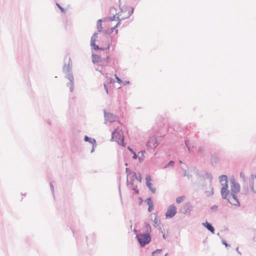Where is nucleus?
<instances>
[{"label":"nucleus","mask_w":256,"mask_h":256,"mask_svg":"<svg viewBox=\"0 0 256 256\" xmlns=\"http://www.w3.org/2000/svg\"><path fill=\"white\" fill-rule=\"evenodd\" d=\"M192 186L193 190L196 192H198L200 190H204V191L206 190V184H205L204 179L200 180H196L194 182H192Z\"/></svg>","instance_id":"nucleus-7"},{"label":"nucleus","mask_w":256,"mask_h":256,"mask_svg":"<svg viewBox=\"0 0 256 256\" xmlns=\"http://www.w3.org/2000/svg\"><path fill=\"white\" fill-rule=\"evenodd\" d=\"M56 6H58V8L60 10V12H62V13L66 12V10H65V9L62 6H61L59 4L56 3Z\"/></svg>","instance_id":"nucleus-35"},{"label":"nucleus","mask_w":256,"mask_h":256,"mask_svg":"<svg viewBox=\"0 0 256 256\" xmlns=\"http://www.w3.org/2000/svg\"><path fill=\"white\" fill-rule=\"evenodd\" d=\"M184 196H178L176 198V202L178 204H180L184 200Z\"/></svg>","instance_id":"nucleus-31"},{"label":"nucleus","mask_w":256,"mask_h":256,"mask_svg":"<svg viewBox=\"0 0 256 256\" xmlns=\"http://www.w3.org/2000/svg\"><path fill=\"white\" fill-rule=\"evenodd\" d=\"M124 83L125 84H130V82H129V81H125V82H124Z\"/></svg>","instance_id":"nucleus-59"},{"label":"nucleus","mask_w":256,"mask_h":256,"mask_svg":"<svg viewBox=\"0 0 256 256\" xmlns=\"http://www.w3.org/2000/svg\"><path fill=\"white\" fill-rule=\"evenodd\" d=\"M249 192V186L248 182L246 181L244 182L242 188V194H247Z\"/></svg>","instance_id":"nucleus-17"},{"label":"nucleus","mask_w":256,"mask_h":256,"mask_svg":"<svg viewBox=\"0 0 256 256\" xmlns=\"http://www.w3.org/2000/svg\"><path fill=\"white\" fill-rule=\"evenodd\" d=\"M222 188V189L226 190V189H228V180L225 182H224L223 184H221Z\"/></svg>","instance_id":"nucleus-30"},{"label":"nucleus","mask_w":256,"mask_h":256,"mask_svg":"<svg viewBox=\"0 0 256 256\" xmlns=\"http://www.w3.org/2000/svg\"><path fill=\"white\" fill-rule=\"evenodd\" d=\"M184 210L182 212L184 214H190V212L192 210V206L190 203L186 204L184 206Z\"/></svg>","instance_id":"nucleus-19"},{"label":"nucleus","mask_w":256,"mask_h":256,"mask_svg":"<svg viewBox=\"0 0 256 256\" xmlns=\"http://www.w3.org/2000/svg\"><path fill=\"white\" fill-rule=\"evenodd\" d=\"M136 180L140 182H142V178L141 174L140 173L138 174V176L136 175Z\"/></svg>","instance_id":"nucleus-42"},{"label":"nucleus","mask_w":256,"mask_h":256,"mask_svg":"<svg viewBox=\"0 0 256 256\" xmlns=\"http://www.w3.org/2000/svg\"><path fill=\"white\" fill-rule=\"evenodd\" d=\"M110 21H114V20H116V18L117 19V17L116 18V16L115 15H114L112 16H111V17H109L108 18Z\"/></svg>","instance_id":"nucleus-47"},{"label":"nucleus","mask_w":256,"mask_h":256,"mask_svg":"<svg viewBox=\"0 0 256 256\" xmlns=\"http://www.w3.org/2000/svg\"><path fill=\"white\" fill-rule=\"evenodd\" d=\"M50 188L52 193L53 196H54V186L52 182L50 183Z\"/></svg>","instance_id":"nucleus-46"},{"label":"nucleus","mask_w":256,"mask_h":256,"mask_svg":"<svg viewBox=\"0 0 256 256\" xmlns=\"http://www.w3.org/2000/svg\"><path fill=\"white\" fill-rule=\"evenodd\" d=\"M146 186L149 190L153 193L156 192V188L153 186L152 184L150 182L152 180L150 176L147 175L146 177Z\"/></svg>","instance_id":"nucleus-15"},{"label":"nucleus","mask_w":256,"mask_h":256,"mask_svg":"<svg viewBox=\"0 0 256 256\" xmlns=\"http://www.w3.org/2000/svg\"><path fill=\"white\" fill-rule=\"evenodd\" d=\"M204 148L203 147H200L198 149V154H200L202 155V156H204L203 153H204Z\"/></svg>","instance_id":"nucleus-36"},{"label":"nucleus","mask_w":256,"mask_h":256,"mask_svg":"<svg viewBox=\"0 0 256 256\" xmlns=\"http://www.w3.org/2000/svg\"><path fill=\"white\" fill-rule=\"evenodd\" d=\"M103 60H106V66H110V61L109 56L108 55L106 58H104L96 54H92V60L94 64H96L98 66H104Z\"/></svg>","instance_id":"nucleus-3"},{"label":"nucleus","mask_w":256,"mask_h":256,"mask_svg":"<svg viewBox=\"0 0 256 256\" xmlns=\"http://www.w3.org/2000/svg\"><path fill=\"white\" fill-rule=\"evenodd\" d=\"M144 150H141L138 152V157L139 161L140 162L144 160L143 154H144Z\"/></svg>","instance_id":"nucleus-28"},{"label":"nucleus","mask_w":256,"mask_h":256,"mask_svg":"<svg viewBox=\"0 0 256 256\" xmlns=\"http://www.w3.org/2000/svg\"><path fill=\"white\" fill-rule=\"evenodd\" d=\"M96 27L98 29V32H102V24H96Z\"/></svg>","instance_id":"nucleus-37"},{"label":"nucleus","mask_w":256,"mask_h":256,"mask_svg":"<svg viewBox=\"0 0 256 256\" xmlns=\"http://www.w3.org/2000/svg\"><path fill=\"white\" fill-rule=\"evenodd\" d=\"M220 156L216 154H214L212 155L211 160L212 164H217L220 160Z\"/></svg>","instance_id":"nucleus-22"},{"label":"nucleus","mask_w":256,"mask_h":256,"mask_svg":"<svg viewBox=\"0 0 256 256\" xmlns=\"http://www.w3.org/2000/svg\"><path fill=\"white\" fill-rule=\"evenodd\" d=\"M96 146V144H92V148L90 150V152L92 153L93 152H94V150H95V148Z\"/></svg>","instance_id":"nucleus-52"},{"label":"nucleus","mask_w":256,"mask_h":256,"mask_svg":"<svg viewBox=\"0 0 256 256\" xmlns=\"http://www.w3.org/2000/svg\"><path fill=\"white\" fill-rule=\"evenodd\" d=\"M240 177L242 179L243 182H245L246 181L245 175L242 172H240Z\"/></svg>","instance_id":"nucleus-39"},{"label":"nucleus","mask_w":256,"mask_h":256,"mask_svg":"<svg viewBox=\"0 0 256 256\" xmlns=\"http://www.w3.org/2000/svg\"><path fill=\"white\" fill-rule=\"evenodd\" d=\"M249 185L251 190L256 194V176L252 174L249 179Z\"/></svg>","instance_id":"nucleus-13"},{"label":"nucleus","mask_w":256,"mask_h":256,"mask_svg":"<svg viewBox=\"0 0 256 256\" xmlns=\"http://www.w3.org/2000/svg\"><path fill=\"white\" fill-rule=\"evenodd\" d=\"M98 33L95 32L93 34L92 36L91 37L90 40V46L94 50H108L110 48V44H108V46L106 48H102L100 47L98 45L96 44V42L98 40Z\"/></svg>","instance_id":"nucleus-8"},{"label":"nucleus","mask_w":256,"mask_h":256,"mask_svg":"<svg viewBox=\"0 0 256 256\" xmlns=\"http://www.w3.org/2000/svg\"><path fill=\"white\" fill-rule=\"evenodd\" d=\"M210 209L212 212H216L218 210V206L216 205H214L210 207Z\"/></svg>","instance_id":"nucleus-33"},{"label":"nucleus","mask_w":256,"mask_h":256,"mask_svg":"<svg viewBox=\"0 0 256 256\" xmlns=\"http://www.w3.org/2000/svg\"><path fill=\"white\" fill-rule=\"evenodd\" d=\"M222 244L225 246L226 247H230V246L227 244L226 240H222Z\"/></svg>","instance_id":"nucleus-48"},{"label":"nucleus","mask_w":256,"mask_h":256,"mask_svg":"<svg viewBox=\"0 0 256 256\" xmlns=\"http://www.w3.org/2000/svg\"><path fill=\"white\" fill-rule=\"evenodd\" d=\"M126 8L129 10H128V13L126 16L122 17V18H124V19L129 18L133 14L134 11V8L128 6H126Z\"/></svg>","instance_id":"nucleus-20"},{"label":"nucleus","mask_w":256,"mask_h":256,"mask_svg":"<svg viewBox=\"0 0 256 256\" xmlns=\"http://www.w3.org/2000/svg\"><path fill=\"white\" fill-rule=\"evenodd\" d=\"M222 197L223 199L227 200L228 198V196L230 195V191L228 190V189H226V190H223L221 188L220 190Z\"/></svg>","instance_id":"nucleus-18"},{"label":"nucleus","mask_w":256,"mask_h":256,"mask_svg":"<svg viewBox=\"0 0 256 256\" xmlns=\"http://www.w3.org/2000/svg\"><path fill=\"white\" fill-rule=\"evenodd\" d=\"M158 145L157 140L154 136H151L149 138L147 142V146L151 149L155 148Z\"/></svg>","instance_id":"nucleus-14"},{"label":"nucleus","mask_w":256,"mask_h":256,"mask_svg":"<svg viewBox=\"0 0 256 256\" xmlns=\"http://www.w3.org/2000/svg\"><path fill=\"white\" fill-rule=\"evenodd\" d=\"M154 226L156 228L158 226V220H157V219L156 218H155L154 220Z\"/></svg>","instance_id":"nucleus-50"},{"label":"nucleus","mask_w":256,"mask_h":256,"mask_svg":"<svg viewBox=\"0 0 256 256\" xmlns=\"http://www.w3.org/2000/svg\"><path fill=\"white\" fill-rule=\"evenodd\" d=\"M184 176H187L188 179H190V177H192V176L187 173L186 170H184Z\"/></svg>","instance_id":"nucleus-43"},{"label":"nucleus","mask_w":256,"mask_h":256,"mask_svg":"<svg viewBox=\"0 0 256 256\" xmlns=\"http://www.w3.org/2000/svg\"><path fill=\"white\" fill-rule=\"evenodd\" d=\"M126 172L127 174V177H128L129 176L132 175V173L133 172H131L128 168H126Z\"/></svg>","instance_id":"nucleus-41"},{"label":"nucleus","mask_w":256,"mask_h":256,"mask_svg":"<svg viewBox=\"0 0 256 256\" xmlns=\"http://www.w3.org/2000/svg\"><path fill=\"white\" fill-rule=\"evenodd\" d=\"M194 174L196 176V180H200L204 179V174L200 171L197 170L195 172Z\"/></svg>","instance_id":"nucleus-24"},{"label":"nucleus","mask_w":256,"mask_h":256,"mask_svg":"<svg viewBox=\"0 0 256 256\" xmlns=\"http://www.w3.org/2000/svg\"><path fill=\"white\" fill-rule=\"evenodd\" d=\"M154 204L152 205L148 206V212H152L154 210Z\"/></svg>","instance_id":"nucleus-45"},{"label":"nucleus","mask_w":256,"mask_h":256,"mask_svg":"<svg viewBox=\"0 0 256 256\" xmlns=\"http://www.w3.org/2000/svg\"><path fill=\"white\" fill-rule=\"evenodd\" d=\"M110 12H116V9L114 8V7H110Z\"/></svg>","instance_id":"nucleus-56"},{"label":"nucleus","mask_w":256,"mask_h":256,"mask_svg":"<svg viewBox=\"0 0 256 256\" xmlns=\"http://www.w3.org/2000/svg\"><path fill=\"white\" fill-rule=\"evenodd\" d=\"M106 20V18H102V19H100L98 20L97 22V24H102V22L105 20Z\"/></svg>","instance_id":"nucleus-53"},{"label":"nucleus","mask_w":256,"mask_h":256,"mask_svg":"<svg viewBox=\"0 0 256 256\" xmlns=\"http://www.w3.org/2000/svg\"><path fill=\"white\" fill-rule=\"evenodd\" d=\"M103 64H104V66H101L102 67V68H103V67H104H104H106V66H107L106 65V60H103Z\"/></svg>","instance_id":"nucleus-57"},{"label":"nucleus","mask_w":256,"mask_h":256,"mask_svg":"<svg viewBox=\"0 0 256 256\" xmlns=\"http://www.w3.org/2000/svg\"><path fill=\"white\" fill-rule=\"evenodd\" d=\"M118 30H116V34H118Z\"/></svg>","instance_id":"nucleus-63"},{"label":"nucleus","mask_w":256,"mask_h":256,"mask_svg":"<svg viewBox=\"0 0 256 256\" xmlns=\"http://www.w3.org/2000/svg\"><path fill=\"white\" fill-rule=\"evenodd\" d=\"M162 251V249H157L155 250L154 252H152V256H155L156 254H160Z\"/></svg>","instance_id":"nucleus-38"},{"label":"nucleus","mask_w":256,"mask_h":256,"mask_svg":"<svg viewBox=\"0 0 256 256\" xmlns=\"http://www.w3.org/2000/svg\"><path fill=\"white\" fill-rule=\"evenodd\" d=\"M128 149L132 154L134 153V152L130 146H128Z\"/></svg>","instance_id":"nucleus-55"},{"label":"nucleus","mask_w":256,"mask_h":256,"mask_svg":"<svg viewBox=\"0 0 256 256\" xmlns=\"http://www.w3.org/2000/svg\"><path fill=\"white\" fill-rule=\"evenodd\" d=\"M121 16V14H119V16H117V20H118V22L117 23V24L114 26L113 28H112L110 30V32H112L114 30H115V28L117 27H118L120 24V22L124 20V18H120V16Z\"/></svg>","instance_id":"nucleus-23"},{"label":"nucleus","mask_w":256,"mask_h":256,"mask_svg":"<svg viewBox=\"0 0 256 256\" xmlns=\"http://www.w3.org/2000/svg\"><path fill=\"white\" fill-rule=\"evenodd\" d=\"M104 90H105L106 92V93L107 94H108V86L106 84H104Z\"/></svg>","instance_id":"nucleus-49"},{"label":"nucleus","mask_w":256,"mask_h":256,"mask_svg":"<svg viewBox=\"0 0 256 256\" xmlns=\"http://www.w3.org/2000/svg\"><path fill=\"white\" fill-rule=\"evenodd\" d=\"M139 200H140V203L142 202V200L141 198H139Z\"/></svg>","instance_id":"nucleus-60"},{"label":"nucleus","mask_w":256,"mask_h":256,"mask_svg":"<svg viewBox=\"0 0 256 256\" xmlns=\"http://www.w3.org/2000/svg\"><path fill=\"white\" fill-rule=\"evenodd\" d=\"M132 154H133L132 158L134 160L138 158V154L137 155L135 152H134V153H132Z\"/></svg>","instance_id":"nucleus-54"},{"label":"nucleus","mask_w":256,"mask_h":256,"mask_svg":"<svg viewBox=\"0 0 256 256\" xmlns=\"http://www.w3.org/2000/svg\"><path fill=\"white\" fill-rule=\"evenodd\" d=\"M185 144H186L188 151L190 152L191 147L192 148H194V142H190V140H185Z\"/></svg>","instance_id":"nucleus-25"},{"label":"nucleus","mask_w":256,"mask_h":256,"mask_svg":"<svg viewBox=\"0 0 256 256\" xmlns=\"http://www.w3.org/2000/svg\"><path fill=\"white\" fill-rule=\"evenodd\" d=\"M174 161L170 160L165 165V166L164 167V168H166L170 166L173 167L174 166Z\"/></svg>","instance_id":"nucleus-29"},{"label":"nucleus","mask_w":256,"mask_h":256,"mask_svg":"<svg viewBox=\"0 0 256 256\" xmlns=\"http://www.w3.org/2000/svg\"><path fill=\"white\" fill-rule=\"evenodd\" d=\"M162 237H163L164 239H166V236H165V234H162Z\"/></svg>","instance_id":"nucleus-61"},{"label":"nucleus","mask_w":256,"mask_h":256,"mask_svg":"<svg viewBox=\"0 0 256 256\" xmlns=\"http://www.w3.org/2000/svg\"><path fill=\"white\" fill-rule=\"evenodd\" d=\"M168 256V253H166V254H165V256Z\"/></svg>","instance_id":"nucleus-64"},{"label":"nucleus","mask_w":256,"mask_h":256,"mask_svg":"<svg viewBox=\"0 0 256 256\" xmlns=\"http://www.w3.org/2000/svg\"><path fill=\"white\" fill-rule=\"evenodd\" d=\"M176 214V208L174 204H171L168 207L166 214V218H173Z\"/></svg>","instance_id":"nucleus-11"},{"label":"nucleus","mask_w":256,"mask_h":256,"mask_svg":"<svg viewBox=\"0 0 256 256\" xmlns=\"http://www.w3.org/2000/svg\"><path fill=\"white\" fill-rule=\"evenodd\" d=\"M179 163L180 164H183V162H182V160H180L179 161Z\"/></svg>","instance_id":"nucleus-62"},{"label":"nucleus","mask_w":256,"mask_h":256,"mask_svg":"<svg viewBox=\"0 0 256 256\" xmlns=\"http://www.w3.org/2000/svg\"><path fill=\"white\" fill-rule=\"evenodd\" d=\"M102 67L101 66V68H100V66L98 67L96 69V70L100 72L102 74H104V73L102 72Z\"/></svg>","instance_id":"nucleus-51"},{"label":"nucleus","mask_w":256,"mask_h":256,"mask_svg":"<svg viewBox=\"0 0 256 256\" xmlns=\"http://www.w3.org/2000/svg\"><path fill=\"white\" fill-rule=\"evenodd\" d=\"M136 238L142 247H144L150 244L152 240V236L148 233L140 232L136 234Z\"/></svg>","instance_id":"nucleus-2"},{"label":"nucleus","mask_w":256,"mask_h":256,"mask_svg":"<svg viewBox=\"0 0 256 256\" xmlns=\"http://www.w3.org/2000/svg\"><path fill=\"white\" fill-rule=\"evenodd\" d=\"M102 32H103L104 34H106V36L108 38V40L110 38L112 39V38H110V36L108 35L109 34H110L111 33L110 31L109 32V30H102Z\"/></svg>","instance_id":"nucleus-32"},{"label":"nucleus","mask_w":256,"mask_h":256,"mask_svg":"<svg viewBox=\"0 0 256 256\" xmlns=\"http://www.w3.org/2000/svg\"><path fill=\"white\" fill-rule=\"evenodd\" d=\"M62 70L65 74V78L69 80L66 86L70 88V90L72 92L74 90V78L72 72V62L70 57H68V64H64Z\"/></svg>","instance_id":"nucleus-1"},{"label":"nucleus","mask_w":256,"mask_h":256,"mask_svg":"<svg viewBox=\"0 0 256 256\" xmlns=\"http://www.w3.org/2000/svg\"><path fill=\"white\" fill-rule=\"evenodd\" d=\"M104 117L105 124H106V122H113L116 121V115L110 112H107L106 110H104Z\"/></svg>","instance_id":"nucleus-12"},{"label":"nucleus","mask_w":256,"mask_h":256,"mask_svg":"<svg viewBox=\"0 0 256 256\" xmlns=\"http://www.w3.org/2000/svg\"><path fill=\"white\" fill-rule=\"evenodd\" d=\"M136 178V172L132 173V175L130 176V178L127 177L126 185L128 187L130 188L132 190L134 191L136 194H138L139 190L137 188L138 186L136 184H134V181Z\"/></svg>","instance_id":"nucleus-5"},{"label":"nucleus","mask_w":256,"mask_h":256,"mask_svg":"<svg viewBox=\"0 0 256 256\" xmlns=\"http://www.w3.org/2000/svg\"><path fill=\"white\" fill-rule=\"evenodd\" d=\"M115 78H116V80H117V82L120 84H121L123 82L122 81V80L119 78L116 74H115Z\"/></svg>","instance_id":"nucleus-44"},{"label":"nucleus","mask_w":256,"mask_h":256,"mask_svg":"<svg viewBox=\"0 0 256 256\" xmlns=\"http://www.w3.org/2000/svg\"><path fill=\"white\" fill-rule=\"evenodd\" d=\"M230 192L238 193L240 192V185L232 178L230 179Z\"/></svg>","instance_id":"nucleus-10"},{"label":"nucleus","mask_w":256,"mask_h":256,"mask_svg":"<svg viewBox=\"0 0 256 256\" xmlns=\"http://www.w3.org/2000/svg\"><path fill=\"white\" fill-rule=\"evenodd\" d=\"M236 251L238 252V253L239 254H240V255H241V254H242L241 252H240L239 251V250H238V248H236Z\"/></svg>","instance_id":"nucleus-58"},{"label":"nucleus","mask_w":256,"mask_h":256,"mask_svg":"<svg viewBox=\"0 0 256 256\" xmlns=\"http://www.w3.org/2000/svg\"><path fill=\"white\" fill-rule=\"evenodd\" d=\"M146 202L148 206L152 205L154 204L151 198H148L146 200Z\"/></svg>","instance_id":"nucleus-34"},{"label":"nucleus","mask_w":256,"mask_h":256,"mask_svg":"<svg viewBox=\"0 0 256 256\" xmlns=\"http://www.w3.org/2000/svg\"><path fill=\"white\" fill-rule=\"evenodd\" d=\"M219 180L220 184H223L228 180V177L226 175L222 174L219 176Z\"/></svg>","instance_id":"nucleus-27"},{"label":"nucleus","mask_w":256,"mask_h":256,"mask_svg":"<svg viewBox=\"0 0 256 256\" xmlns=\"http://www.w3.org/2000/svg\"><path fill=\"white\" fill-rule=\"evenodd\" d=\"M204 174L206 177V178L208 180H209L210 181V184L208 186V189L209 190H206L204 191V194L207 196H211L214 195V187L212 184V180L213 179L212 176V174L208 171L204 172Z\"/></svg>","instance_id":"nucleus-6"},{"label":"nucleus","mask_w":256,"mask_h":256,"mask_svg":"<svg viewBox=\"0 0 256 256\" xmlns=\"http://www.w3.org/2000/svg\"><path fill=\"white\" fill-rule=\"evenodd\" d=\"M144 233H148L150 234L152 232V228L150 224L146 222L144 223Z\"/></svg>","instance_id":"nucleus-21"},{"label":"nucleus","mask_w":256,"mask_h":256,"mask_svg":"<svg viewBox=\"0 0 256 256\" xmlns=\"http://www.w3.org/2000/svg\"><path fill=\"white\" fill-rule=\"evenodd\" d=\"M237 193L230 192L228 201L233 206H240V204L236 195Z\"/></svg>","instance_id":"nucleus-9"},{"label":"nucleus","mask_w":256,"mask_h":256,"mask_svg":"<svg viewBox=\"0 0 256 256\" xmlns=\"http://www.w3.org/2000/svg\"><path fill=\"white\" fill-rule=\"evenodd\" d=\"M84 140L86 142H89L92 144H96V140L94 138H91L88 137V136H86L84 138Z\"/></svg>","instance_id":"nucleus-26"},{"label":"nucleus","mask_w":256,"mask_h":256,"mask_svg":"<svg viewBox=\"0 0 256 256\" xmlns=\"http://www.w3.org/2000/svg\"><path fill=\"white\" fill-rule=\"evenodd\" d=\"M120 12H126L128 10H126V6H124V7H122V8H121V6H120Z\"/></svg>","instance_id":"nucleus-40"},{"label":"nucleus","mask_w":256,"mask_h":256,"mask_svg":"<svg viewBox=\"0 0 256 256\" xmlns=\"http://www.w3.org/2000/svg\"><path fill=\"white\" fill-rule=\"evenodd\" d=\"M202 224L208 230L210 231L212 234H214L215 229L210 223L206 222H204Z\"/></svg>","instance_id":"nucleus-16"},{"label":"nucleus","mask_w":256,"mask_h":256,"mask_svg":"<svg viewBox=\"0 0 256 256\" xmlns=\"http://www.w3.org/2000/svg\"><path fill=\"white\" fill-rule=\"evenodd\" d=\"M115 138V140H120L121 141V145L124 146V136L122 130L118 128H116L112 134L111 140L114 141Z\"/></svg>","instance_id":"nucleus-4"}]
</instances>
